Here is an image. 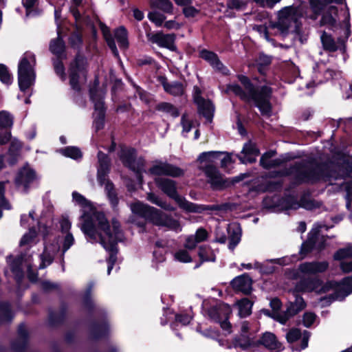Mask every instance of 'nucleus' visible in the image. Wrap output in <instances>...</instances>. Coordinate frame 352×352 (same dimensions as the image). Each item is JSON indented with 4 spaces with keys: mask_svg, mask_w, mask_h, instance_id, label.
I'll list each match as a JSON object with an SVG mask.
<instances>
[{
    "mask_svg": "<svg viewBox=\"0 0 352 352\" xmlns=\"http://www.w3.org/2000/svg\"><path fill=\"white\" fill-rule=\"evenodd\" d=\"M236 78L243 87L237 83L228 84L226 92L233 93L247 104L252 102L262 116H271L273 109L271 102L273 89L266 85H255L248 76L243 74H237Z\"/></svg>",
    "mask_w": 352,
    "mask_h": 352,
    "instance_id": "nucleus-1",
    "label": "nucleus"
},
{
    "mask_svg": "<svg viewBox=\"0 0 352 352\" xmlns=\"http://www.w3.org/2000/svg\"><path fill=\"white\" fill-rule=\"evenodd\" d=\"M68 43L73 50L77 51L69 64V84L71 89L76 93L74 98H82L80 80L87 81L89 63L85 55L81 52L83 45L82 33L78 30L72 32L68 38Z\"/></svg>",
    "mask_w": 352,
    "mask_h": 352,
    "instance_id": "nucleus-2",
    "label": "nucleus"
},
{
    "mask_svg": "<svg viewBox=\"0 0 352 352\" xmlns=\"http://www.w3.org/2000/svg\"><path fill=\"white\" fill-rule=\"evenodd\" d=\"M292 169L297 185L316 184L331 177V170L328 164L318 162L314 158L306 163L297 162L293 166Z\"/></svg>",
    "mask_w": 352,
    "mask_h": 352,
    "instance_id": "nucleus-3",
    "label": "nucleus"
},
{
    "mask_svg": "<svg viewBox=\"0 0 352 352\" xmlns=\"http://www.w3.org/2000/svg\"><path fill=\"white\" fill-rule=\"evenodd\" d=\"M131 210L134 214L146 219L154 226L166 227L177 232L182 230L178 220L153 206L138 201L131 204Z\"/></svg>",
    "mask_w": 352,
    "mask_h": 352,
    "instance_id": "nucleus-4",
    "label": "nucleus"
},
{
    "mask_svg": "<svg viewBox=\"0 0 352 352\" xmlns=\"http://www.w3.org/2000/svg\"><path fill=\"white\" fill-rule=\"evenodd\" d=\"M81 218L84 220L81 230L85 235L94 241L98 239L99 243L104 249L109 252V257L107 259V262L108 265L107 274L109 275L117 261V254L118 253V241L110 240L109 241H107L103 235L98 234L96 228L94 223V219L89 212L85 211Z\"/></svg>",
    "mask_w": 352,
    "mask_h": 352,
    "instance_id": "nucleus-5",
    "label": "nucleus"
},
{
    "mask_svg": "<svg viewBox=\"0 0 352 352\" xmlns=\"http://www.w3.org/2000/svg\"><path fill=\"white\" fill-rule=\"evenodd\" d=\"M154 182L157 187L169 198L173 199L181 209L186 212H200L201 210V206L188 201L184 197L179 195L175 181L168 178L156 177Z\"/></svg>",
    "mask_w": 352,
    "mask_h": 352,
    "instance_id": "nucleus-6",
    "label": "nucleus"
},
{
    "mask_svg": "<svg viewBox=\"0 0 352 352\" xmlns=\"http://www.w3.org/2000/svg\"><path fill=\"white\" fill-rule=\"evenodd\" d=\"M31 62L35 64V55L32 52H26L18 65V84L22 92H25L35 82L36 74Z\"/></svg>",
    "mask_w": 352,
    "mask_h": 352,
    "instance_id": "nucleus-7",
    "label": "nucleus"
},
{
    "mask_svg": "<svg viewBox=\"0 0 352 352\" xmlns=\"http://www.w3.org/2000/svg\"><path fill=\"white\" fill-rule=\"evenodd\" d=\"M94 217L97 221V225L95 222L94 223L96 228L98 234H102V232L109 238L110 240H116L118 243L121 241L119 238L120 235H122V231L121 229V225L120 221L116 218L111 219L112 230H111V226L109 221L106 217L105 214L101 211H96L94 212Z\"/></svg>",
    "mask_w": 352,
    "mask_h": 352,
    "instance_id": "nucleus-8",
    "label": "nucleus"
},
{
    "mask_svg": "<svg viewBox=\"0 0 352 352\" xmlns=\"http://www.w3.org/2000/svg\"><path fill=\"white\" fill-rule=\"evenodd\" d=\"M265 208L269 209L279 208L282 210H297V198L294 195H286L284 197H267L263 199Z\"/></svg>",
    "mask_w": 352,
    "mask_h": 352,
    "instance_id": "nucleus-9",
    "label": "nucleus"
},
{
    "mask_svg": "<svg viewBox=\"0 0 352 352\" xmlns=\"http://www.w3.org/2000/svg\"><path fill=\"white\" fill-rule=\"evenodd\" d=\"M146 38L149 42L157 44L160 47L178 52V48L175 45L177 36L175 33L164 34L162 31L155 33L147 32Z\"/></svg>",
    "mask_w": 352,
    "mask_h": 352,
    "instance_id": "nucleus-10",
    "label": "nucleus"
},
{
    "mask_svg": "<svg viewBox=\"0 0 352 352\" xmlns=\"http://www.w3.org/2000/svg\"><path fill=\"white\" fill-rule=\"evenodd\" d=\"M201 169L208 178L211 188L213 190H223L229 188L228 178H223L214 165L206 164Z\"/></svg>",
    "mask_w": 352,
    "mask_h": 352,
    "instance_id": "nucleus-11",
    "label": "nucleus"
},
{
    "mask_svg": "<svg viewBox=\"0 0 352 352\" xmlns=\"http://www.w3.org/2000/svg\"><path fill=\"white\" fill-rule=\"evenodd\" d=\"M317 292L318 294H325L331 289H345V292H342V298L344 299L346 296L352 294V275L344 277L340 281L328 280Z\"/></svg>",
    "mask_w": 352,
    "mask_h": 352,
    "instance_id": "nucleus-12",
    "label": "nucleus"
},
{
    "mask_svg": "<svg viewBox=\"0 0 352 352\" xmlns=\"http://www.w3.org/2000/svg\"><path fill=\"white\" fill-rule=\"evenodd\" d=\"M36 171L28 166H23L19 170L15 177L14 183L16 186H23V191L28 193L30 184L36 179Z\"/></svg>",
    "mask_w": 352,
    "mask_h": 352,
    "instance_id": "nucleus-13",
    "label": "nucleus"
},
{
    "mask_svg": "<svg viewBox=\"0 0 352 352\" xmlns=\"http://www.w3.org/2000/svg\"><path fill=\"white\" fill-rule=\"evenodd\" d=\"M197 94L194 97L195 102L197 104L199 114L204 117L208 122H212L214 117V107L210 100H205L200 96L201 91L196 87Z\"/></svg>",
    "mask_w": 352,
    "mask_h": 352,
    "instance_id": "nucleus-14",
    "label": "nucleus"
},
{
    "mask_svg": "<svg viewBox=\"0 0 352 352\" xmlns=\"http://www.w3.org/2000/svg\"><path fill=\"white\" fill-rule=\"evenodd\" d=\"M292 294L295 297V301L289 302L284 316L279 319L281 324H285L287 320L298 314L307 307V303L302 296L297 293Z\"/></svg>",
    "mask_w": 352,
    "mask_h": 352,
    "instance_id": "nucleus-15",
    "label": "nucleus"
},
{
    "mask_svg": "<svg viewBox=\"0 0 352 352\" xmlns=\"http://www.w3.org/2000/svg\"><path fill=\"white\" fill-rule=\"evenodd\" d=\"M109 334V324L107 320L101 322L91 320L89 325V338L92 340H100L108 337Z\"/></svg>",
    "mask_w": 352,
    "mask_h": 352,
    "instance_id": "nucleus-16",
    "label": "nucleus"
},
{
    "mask_svg": "<svg viewBox=\"0 0 352 352\" xmlns=\"http://www.w3.org/2000/svg\"><path fill=\"white\" fill-rule=\"evenodd\" d=\"M253 345L256 346L262 345L270 351H276V352L282 351L284 349L276 336L269 331L263 333Z\"/></svg>",
    "mask_w": 352,
    "mask_h": 352,
    "instance_id": "nucleus-17",
    "label": "nucleus"
},
{
    "mask_svg": "<svg viewBox=\"0 0 352 352\" xmlns=\"http://www.w3.org/2000/svg\"><path fill=\"white\" fill-rule=\"evenodd\" d=\"M322 284V280L318 278H302L297 282L293 289L290 290L291 293H304L306 292H313L320 287Z\"/></svg>",
    "mask_w": 352,
    "mask_h": 352,
    "instance_id": "nucleus-18",
    "label": "nucleus"
},
{
    "mask_svg": "<svg viewBox=\"0 0 352 352\" xmlns=\"http://www.w3.org/2000/svg\"><path fill=\"white\" fill-rule=\"evenodd\" d=\"M252 280L247 273H244L233 278L230 285L235 293L241 292L250 295L252 291Z\"/></svg>",
    "mask_w": 352,
    "mask_h": 352,
    "instance_id": "nucleus-19",
    "label": "nucleus"
},
{
    "mask_svg": "<svg viewBox=\"0 0 352 352\" xmlns=\"http://www.w3.org/2000/svg\"><path fill=\"white\" fill-rule=\"evenodd\" d=\"M298 7L290 6L283 8L278 12V19L288 20L294 23V30L292 32L300 34L302 23L298 19Z\"/></svg>",
    "mask_w": 352,
    "mask_h": 352,
    "instance_id": "nucleus-20",
    "label": "nucleus"
},
{
    "mask_svg": "<svg viewBox=\"0 0 352 352\" xmlns=\"http://www.w3.org/2000/svg\"><path fill=\"white\" fill-rule=\"evenodd\" d=\"M118 157L122 165L128 169H134V163L138 157V151L132 146H120Z\"/></svg>",
    "mask_w": 352,
    "mask_h": 352,
    "instance_id": "nucleus-21",
    "label": "nucleus"
},
{
    "mask_svg": "<svg viewBox=\"0 0 352 352\" xmlns=\"http://www.w3.org/2000/svg\"><path fill=\"white\" fill-rule=\"evenodd\" d=\"M276 153V150H269L265 152L260 158V166L265 170H270L273 168L280 166L284 163L289 160V158H276L271 160V158L274 157Z\"/></svg>",
    "mask_w": 352,
    "mask_h": 352,
    "instance_id": "nucleus-22",
    "label": "nucleus"
},
{
    "mask_svg": "<svg viewBox=\"0 0 352 352\" xmlns=\"http://www.w3.org/2000/svg\"><path fill=\"white\" fill-rule=\"evenodd\" d=\"M338 14V8L335 6H330L328 9L322 14L320 21L321 26L327 25L329 30L336 31L338 26L342 24H338L335 16Z\"/></svg>",
    "mask_w": 352,
    "mask_h": 352,
    "instance_id": "nucleus-23",
    "label": "nucleus"
},
{
    "mask_svg": "<svg viewBox=\"0 0 352 352\" xmlns=\"http://www.w3.org/2000/svg\"><path fill=\"white\" fill-rule=\"evenodd\" d=\"M199 57L207 61L213 69L218 72L225 74L224 70H227L218 55L212 51L202 49L199 52Z\"/></svg>",
    "mask_w": 352,
    "mask_h": 352,
    "instance_id": "nucleus-24",
    "label": "nucleus"
},
{
    "mask_svg": "<svg viewBox=\"0 0 352 352\" xmlns=\"http://www.w3.org/2000/svg\"><path fill=\"white\" fill-rule=\"evenodd\" d=\"M207 314L208 317L213 322L218 323L226 316L232 314V309L227 303H223L219 306H212L210 307Z\"/></svg>",
    "mask_w": 352,
    "mask_h": 352,
    "instance_id": "nucleus-25",
    "label": "nucleus"
},
{
    "mask_svg": "<svg viewBox=\"0 0 352 352\" xmlns=\"http://www.w3.org/2000/svg\"><path fill=\"white\" fill-rule=\"evenodd\" d=\"M49 50L54 55V58H67V57L65 42L59 34L56 38L50 41Z\"/></svg>",
    "mask_w": 352,
    "mask_h": 352,
    "instance_id": "nucleus-26",
    "label": "nucleus"
},
{
    "mask_svg": "<svg viewBox=\"0 0 352 352\" xmlns=\"http://www.w3.org/2000/svg\"><path fill=\"white\" fill-rule=\"evenodd\" d=\"M329 267L327 261L305 262L300 265L299 270L303 274H316L324 272Z\"/></svg>",
    "mask_w": 352,
    "mask_h": 352,
    "instance_id": "nucleus-27",
    "label": "nucleus"
},
{
    "mask_svg": "<svg viewBox=\"0 0 352 352\" xmlns=\"http://www.w3.org/2000/svg\"><path fill=\"white\" fill-rule=\"evenodd\" d=\"M318 234L319 233L317 230L311 231L308 234L307 240L302 243L299 251L301 258H304L315 249L318 239Z\"/></svg>",
    "mask_w": 352,
    "mask_h": 352,
    "instance_id": "nucleus-28",
    "label": "nucleus"
},
{
    "mask_svg": "<svg viewBox=\"0 0 352 352\" xmlns=\"http://www.w3.org/2000/svg\"><path fill=\"white\" fill-rule=\"evenodd\" d=\"M89 94L90 100L94 104L95 111L106 110V107L104 101V96L99 91L98 88L91 87L89 89Z\"/></svg>",
    "mask_w": 352,
    "mask_h": 352,
    "instance_id": "nucleus-29",
    "label": "nucleus"
},
{
    "mask_svg": "<svg viewBox=\"0 0 352 352\" xmlns=\"http://www.w3.org/2000/svg\"><path fill=\"white\" fill-rule=\"evenodd\" d=\"M227 230L229 234L228 248L233 250L241 241V228L239 225L229 224Z\"/></svg>",
    "mask_w": 352,
    "mask_h": 352,
    "instance_id": "nucleus-30",
    "label": "nucleus"
},
{
    "mask_svg": "<svg viewBox=\"0 0 352 352\" xmlns=\"http://www.w3.org/2000/svg\"><path fill=\"white\" fill-rule=\"evenodd\" d=\"M311 193L309 191L305 192L300 196V200H297L298 209L302 208L307 210H312L320 207V204L318 201L315 199H309Z\"/></svg>",
    "mask_w": 352,
    "mask_h": 352,
    "instance_id": "nucleus-31",
    "label": "nucleus"
},
{
    "mask_svg": "<svg viewBox=\"0 0 352 352\" xmlns=\"http://www.w3.org/2000/svg\"><path fill=\"white\" fill-rule=\"evenodd\" d=\"M14 318L11 305L8 301L0 302V326L5 323H10Z\"/></svg>",
    "mask_w": 352,
    "mask_h": 352,
    "instance_id": "nucleus-32",
    "label": "nucleus"
},
{
    "mask_svg": "<svg viewBox=\"0 0 352 352\" xmlns=\"http://www.w3.org/2000/svg\"><path fill=\"white\" fill-rule=\"evenodd\" d=\"M100 27L103 34V37L107 43V46L111 50L112 54L113 55L114 57L119 58V52L117 49L114 38L111 34L109 28L102 23L101 24Z\"/></svg>",
    "mask_w": 352,
    "mask_h": 352,
    "instance_id": "nucleus-33",
    "label": "nucleus"
},
{
    "mask_svg": "<svg viewBox=\"0 0 352 352\" xmlns=\"http://www.w3.org/2000/svg\"><path fill=\"white\" fill-rule=\"evenodd\" d=\"M272 57L263 53H260L256 59V67L258 72L263 76H265L269 67L272 63Z\"/></svg>",
    "mask_w": 352,
    "mask_h": 352,
    "instance_id": "nucleus-34",
    "label": "nucleus"
},
{
    "mask_svg": "<svg viewBox=\"0 0 352 352\" xmlns=\"http://www.w3.org/2000/svg\"><path fill=\"white\" fill-rule=\"evenodd\" d=\"M114 36L121 49H127L129 46L128 31L124 26H120L114 31Z\"/></svg>",
    "mask_w": 352,
    "mask_h": 352,
    "instance_id": "nucleus-35",
    "label": "nucleus"
},
{
    "mask_svg": "<svg viewBox=\"0 0 352 352\" xmlns=\"http://www.w3.org/2000/svg\"><path fill=\"white\" fill-rule=\"evenodd\" d=\"M107 191V197L109 201L111 207L116 211L118 210L119 199L118 197L117 192L114 188L113 182L110 180L107 181L105 187Z\"/></svg>",
    "mask_w": 352,
    "mask_h": 352,
    "instance_id": "nucleus-36",
    "label": "nucleus"
},
{
    "mask_svg": "<svg viewBox=\"0 0 352 352\" xmlns=\"http://www.w3.org/2000/svg\"><path fill=\"white\" fill-rule=\"evenodd\" d=\"M236 305L239 307V315L241 318H246L251 315L253 302L248 298H243L238 300Z\"/></svg>",
    "mask_w": 352,
    "mask_h": 352,
    "instance_id": "nucleus-37",
    "label": "nucleus"
},
{
    "mask_svg": "<svg viewBox=\"0 0 352 352\" xmlns=\"http://www.w3.org/2000/svg\"><path fill=\"white\" fill-rule=\"evenodd\" d=\"M155 109L158 111L168 113L174 118L179 117L180 115L179 109L174 104L167 102L158 103L155 107Z\"/></svg>",
    "mask_w": 352,
    "mask_h": 352,
    "instance_id": "nucleus-38",
    "label": "nucleus"
},
{
    "mask_svg": "<svg viewBox=\"0 0 352 352\" xmlns=\"http://www.w3.org/2000/svg\"><path fill=\"white\" fill-rule=\"evenodd\" d=\"M97 157L98 161L97 170L110 173L111 162L109 156L102 151H99L97 154Z\"/></svg>",
    "mask_w": 352,
    "mask_h": 352,
    "instance_id": "nucleus-39",
    "label": "nucleus"
},
{
    "mask_svg": "<svg viewBox=\"0 0 352 352\" xmlns=\"http://www.w3.org/2000/svg\"><path fill=\"white\" fill-rule=\"evenodd\" d=\"M321 42L325 51L335 52L338 50V46L336 45L333 38L331 34H328L325 32L321 35Z\"/></svg>",
    "mask_w": 352,
    "mask_h": 352,
    "instance_id": "nucleus-40",
    "label": "nucleus"
},
{
    "mask_svg": "<svg viewBox=\"0 0 352 352\" xmlns=\"http://www.w3.org/2000/svg\"><path fill=\"white\" fill-rule=\"evenodd\" d=\"M60 153L63 155L71 159L78 160L82 157V153L81 150L74 146H68L60 149Z\"/></svg>",
    "mask_w": 352,
    "mask_h": 352,
    "instance_id": "nucleus-41",
    "label": "nucleus"
},
{
    "mask_svg": "<svg viewBox=\"0 0 352 352\" xmlns=\"http://www.w3.org/2000/svg\"><path fill=\"white\" fill-rule=\"evenodd\" d=\"M166 165V162L157 160L154 161V164L148 168V173L158 177L165 176Z\"/></svg>",
    "mask_w": 352,
    "mask_h": 352,
    "instance_id": "nucleus-42",
    "label": "nucleus"
},
{
    "mask_svg": "<svg viewBox=\"0 0 352 352\" xmlns=\"http://www.w3.org/2000/svg\"><path fill=\"white\" fill-rule=\"evenodd\" d=\"M82 305L87 314L92 316L95 311V304L92 300L91 292L87 290L84 294L82 299Z\"/></svg>",
    "mask_w": 352,
    "mask_h": 352,
    "instance_id": "nucleus-43",
    "label": "nucleus"
},
{
    "mask_svg": "<svg viewBox=\"0 0 352 352\" xmlns=\"http://www.w3.org/2000/svg\"><path fill=\"white\" fill-rule=\"evenodd\" d=\"M311 11L315 16H319L331 0H309Z\"/></svg>",
    "mask_w": 352,
    "mask_h": 352,
    "instance_id": "nucleus-44",
    "label": "nucleus"
},
{
    "mask_svg": "<svg viewBox=\"0 0 352 352\" xmlns=\"http://www.w3.org/2000/svg\"><path fill=\"white\" fill-rule=\"evenodd\" d=\"M66 58H52V65L55 74L62 81L66 80L65 67L63 60Z\"/></svg>",
    "mask_w": 352,
    "mask_h": 352,
    "instance_id": "nucleus-45",
    "label": "nucleus"
},
{
    "mask_svg": "<svg viewBox=\"0 0 352 352\" xmlns=\"http://www.w3.org/2000/svg\"><path fill=\"white\" fill-rule=\"evenodd\" d=\"M65 318L56 312L50 309L48 312V324L51 327H57L62 324L65 321Z\"/></svg>",
    "mask_w": 352,
    "mask_h": 352,
    "instance_id": "nucleus-46",
    "label": "nucleus"
},
{
    "mask_svg": "<svg viewBox=\"0 0 352 352\" xmlns=\"http://www.w3.org/2000/svg\"><path fill=\"white\" fill-rule=\"evenodd\" d=\"M335 261H342L346 258H352V245L349 244L345 248L338 249L333 254Z\"/></svg>",
    "mask_w": 352,
    "mask_h": 352,
    "instance_id": "nucleus-47",
    "label": "nucleus"
},
{
    "mask_svg": "<svg viewBox=\"0 0 352 352\" xmlns=\"http://www.w3.org/2000/svg\"><path fill=\"white\" fill-rule=\"evenodd\" d=\"M211 252V248L208 245H202L199 247L198 250V256L200 259V263L206 261H214V259H211L209 256V254ZM201 264H197L195 268L199 267Z\"/></svg>",
    "mask_w": 352,
    "mask_h": 352,
    "instance_id": "nucleus-48",
    "label": "nucleus"
},
{
    "mask_svg": "<svg viewBox=\"0 0 352 352\" xmlns=\"http://www.w3.org/2000/svg\"><path fill=\"white\" fill-rule=\"evenodd\" d=\"M29 341L16 338L10 342V348L13 352H25L28 346Z\"/></svg>",
    "mask_w": 352,
    "mask_h": 352,
    "instance_id": "nucleus-49",
    "label": "nucleus"
},
{
    "mask_svg": "<svg viewBox=\"0 0 352 352\" xmlns=\"http://www.w3.org/2000/svg\"><path fill=\"white\" fill-rule=\"evenodd\" d=\"M184 175V170L182 168L166 162L165 176L179 177Z\"/></svg>",
    "mask_w": 352,
    "mask_h": 352,
    "instance_id": "nucleus-50",
    "label": "nucleus"
},
{
    "mask_svg": "<svg viewBox=\"0 0 352 352\" xmlns=\"http://www.w3.org/2000/svg\"><path fill=\"white\" fill-rule=\"evenodd\" d=\"M165 91L173 96H179L183 95L184 92V85L181 82L175 81L169 84L167 90H165Z\"/></svg>",
    "mask_w": 352,
    "mask_h": 352,
    "instance_id": "nucleus-51",
    "label": "nucleus"
},
{
    "mask_svg": "<svg viewBox=\"0 0 352 352\" xmlns=\"http://www.w3.org/2000/svg\"><path fill=\"white\" fill-rule=\"evenodd\" d=\"M223 154L220 151H206L199 154L197 162L200 164L206 162H212L214 159L219 158Z\"/></svg>",
    "mask_w": 352,
    "mask_h": 352,
    "instance_id": "nucleus-52",
    "label": "nucleus"
},
{
    "mask_svg": "<svg viewBox=\"0 0 352 352\" xmlns=\"http://www.w3.org/2000/svg\"><path fill=\"white\" fill-rule=\"evenodd\" d=\"M0 80L8 86L12 83V76L8 67L3 63H0Z\"/></svg>",
    "mask_w": 352,
    "mask_h": 352,
    "instance_id": "nucleus-53",
    "label": "nucleus"
},
{
    "mask_svg": "<svg viewBox=\"0 0 352 352\" xmlns=\"http://www.w3.org/2000/svg\"><path fill=\"white\" fill-rule=\"evenodd\" d=\"M283 186V182L282 180L278 181H268L267 182L263 189V192H279L282 190Z\"/></svg>",
    "mask_w": 352,
    "mask_h": 352,
    "instance_id": "nucleus-54",
    "label": "nucleus"
},
{
    "mask_svg": "<svg viewBox=\"0 0 352 352\" xmlns=\"http://www.w3.org/2000/svg\"><path fill=\"white\" fill-rule=\"evenodd\" d=\"M73 200L80 206L84 208L92 209L94 208L91 202L87 199L83 195L76 191L72 192Z\"/></svg>",
    "mask_w": 352,
    "mask_h": 352,
    "instance_id": "nucleus-55",
    "label": "nucleus"
},
{
    "mask_svg": "<svg viewBox=\"0 0 352 352\" xmlns=\"http://www.w3.org/2000/svg\"><path fill=\"white\" fill-rule=\"evenodd\" d=\"M96 111L98 113L94 120L93 126L95 128L96 132H98L104 127L106 110Z\"/></svg>",
    "mask_w": 352,
    "mask_h": 352,
    "instance_id": "nucleus-56",
    "label": "nucleus"
},
{
    "mask_svg": "<svg viewBox=\"0 0 352 352\" xmlns=\"http://www.w3.org/2000/svg\"><path fill=\"white\" fill-rule=\"evenodd\" d=\"M241 153L245 155L258 156L260 155V150L255 143L249 141L244 144Z\"/></svg>",
    "mask_w": 352,
    "mask_h": 352,
    "instance_id": "nucleus-57",
    "label": "nucleus"
},
{
    "mask_svg": "<svg viewBox=\"0 0 352 352\" xmlns=\"http://www.w3.org/2000/svg\"><path fill=\"white\" fill-rule=\"evenodd\" d=\"M75 239L72 232L65 234L62 244V261L64 262V254L74 244Z\"/></svg>",
    "mask_w": 352,
    "mask_h": 352,
    "instance_id": "nucleus-58",
    "label": "nucleus"
},
{
    "mask_svg": "<svg viewBox=\"0 0 352 352\" xmlns=\"http://www.w3.org/2000/svg\"><path fill=\"white\" fill-rule=\"evenodd\" d=\"M13 124V117L7 111H0V129H10Z\"/></svg>",
    "mask_w": 352,
    "mask_h": 352,
    "instance_id": "nucleus-59",
    "label": "nucleus"
},
{
    "mask_svg": "<svg viewBox=\"0 0 352 352\" xmlns=\"http://www.w3.org/2000/svg\"><path fill=\"white\" fill-rule=\"evenodd\" d=\"M292 21L278 19V21L273 24L272 27L277 28L283 34H287L289 32Z\"/></svg>",
    "mask_w": 352,
    "mask_h": 352,
    "instance_id": "nucleus-60",
    "label": "nucleus"
},
{
    "mask_svg": "<svg viewBox=\"0 0 352 352\" xmlns=\"http://www.w3.org/2000/svg\"><path fill=\"white\" fill-rule=\"evenodd\" d=\"M148 18L152 23H154L156 26L160 27L162 25L166 17L164 14L159 12L153 11L148 14Z\"/></svg>",
    "mask_w": 352,
    "mask_h": 352,
    "instance_id": "nucleus-61",
    "label": "nucleus"
},
{
    "mask_svg": "<svg viewBox=\"0 0 352 352\" xmlns=\"http://www.w3.org/2000/svg\"><path fill=\"white\" fill-rule=\"evenodd\" d=\"M248 4V0H229L227 1V7L230 10H244Z\"/></svg>",
    "mask_w": 352,
    "mask_h": 352,
    "instance_id": "nucleus-62",
    "label": "nucleus"
},
{
    "mask_svg": "<svg viewBox=\"0 0 352 352\" xmlns=\"http://www.w3.org/2000/svg\"><path fill=\"white\" fill-rule=\"evenodd\" d=\"M157 8L165 13H173V4L170 0H156Z\"/></svg>",
    "mask_w": 352,
    "mask_h": 352,
    "instance_id": "nucleus-63",
    "label": "nucleus"
},
{
    "mask_svg": "<svg viewBox=\"0 0 352 352\" xmlns=\"http://www.w3.org/2000/svg\"><path fill=\"white\" fill-rule=\"evenodd\" d=\"M340 171L342 173V178H350L352 173V160H344L340 168Z\"/></svg>",
    "mask_w": 352,
    "mask_h": 352,
    "instance_id": "nucleus-64",
    "label": "nucleus"
}]
</instances>
